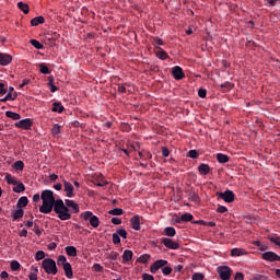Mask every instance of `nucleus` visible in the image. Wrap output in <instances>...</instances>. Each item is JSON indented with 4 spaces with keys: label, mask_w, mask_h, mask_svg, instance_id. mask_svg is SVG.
Segmentation results:
<instances>
[{
    "label": "nucleus",
    "mask_w": 280,
    "mask_h": 280,
    "mask_svg": "<svg viewBox=\"0 0 280 280\" xmlns=\"http://www.w3.org/2000/svg\"><path fill=\"white\" fill-rule=\"evenodd\" d=\"M93 270H94V272H104V267H102V265H100V264H94Z\"/></svg>",
    "instance_id": "603ef678"
},
{
    "label": "nucleus",
    "mask_w": 280,
    "mask_h": 280,
    "mask_svg": "<svg viewBox=\"0 0 280 280\" xmlns=\"http://www.w3.org/2000/svg\"><path fill=\"white\" fill-rule=\"evenodd\" d=\"M15 128H20L21 130H32V126H34V121L32 118H25L14 124Z\"/></svg>",
    "instance_id": "423d86ee"
},
{
    "label": "nucleus",
    "mask_w": 280,
    "mask_h": 280,
    "mask_svg": "<svg viewBox=\"0 0 280 280\" xmlns=\"http://www.w3.org/2000/svg\"><path fill=\"white\" fill-rule=\"evenodd\" d=\"M198 171L203 176H207V174H209V172H211V167L209 166V164L202 163L198 166Z\"/></svg>",
    "instance_id": "f3484780"
},
{
    "label": "nucleus",
    "mask_w": 280,
    "mask_h": 280,
    "mask_svg": "<svg viewBox=\"0 0 280 280\" xmlns=\"http://www.w3.org/2000/svg\"><path fill=\"white\" fill-rule=\"evenodd\" d=\"M34 232L36 235H38V237H40V235H43V231H40V228H38L37 224H35Z\"/></svg>",
    "instance_id": "0e129e2a"
},
{
    "label": "nucleus",
    "mask_w": 280,
    "mask_h": 280,
    "mask_svg": "<svg viewBox=\"0 0 280 280\" xmlns=\"http://www.w3.org/2000/svg\"><path fill=\"white\" fill-rule=\"evenodd\" d=\"M117 257H119V253L112 252L108 254L107 259H109L110 261H117Z\"/></svg>",
    "instance_id": "a18cd8bd"
},
{
    "label": "nucleus",
    "mask_w": 280,
    "mask_h": 280,
    "mask_svg": "<svg viewBox=\"0 0 280 280\" xmlns=\"http://www.w3.org/2000/svg\"><path fill=\"white\" fill-rule=\"evenodd\" d=\"M113 242L114 244H121V238L119 237V234H117V232L113 234Z\"/></svg>",
    "instance_id": "864d4df0"
},
{
    "label": "nucleus",
    "mask_w": 280,
    "mask_h": 280,
    "mask_svg": "<svg viewBox=\"0 0 280 280\" xmlns=\"http://www.w3.org/2000/svg\"><path fill=\"white\" fill-rule=\"evenodd\" d=\"M28 202H30V200L27 199V197H21L18 200L16 207H18V209H23V207H27Z\"/></svg>",
    "instance_id": "5701e85b"
},
{
    "label": "nucleus",
    "mask_w": 280,
    "mask_h": 280,
    "mask_svg": "<svg viewBox=\"0 0 280 280\" xmlns=\"http://www.w3.org/2000/svg\"><path fill=\"white\" fill-rule=\"evenodd\" d=\"M12 62V57L9 54L0 52V65L1 67H8Z\"/></svg>",
    "instance_id": "ddd939ff"
},
{
    "label": "nucleus",
    "mask_w": 280,
    "mask_h": 280,
    "mask_svg": "<svg viewBox=\"0 0 280 280\" xmlns=\"http://www.w3.org/2000/svg\"><path fill=\"white\" fill-rule=\"evenodd\" d=\"M44 257H45V252H43V250H37L36 252V254H35L36 261L43 260Z\"/></svg>",
    "instance_id": "de8ad7c7"
},
{
    "label": "nucleus",
    "mask_w": 280,
    "mask_h": 280,
    "mask_svg": "<svg viewBox=\"0 0 280 280\" xmlns=\"http://www.w3.org/2000/svg\"><path fill=\"white\" fill-rule=\"evenodd\" d=\"M8 93V90L5 89L4 83H0V95H5Z\"/></svg>",
    "instance_id": "052dcab7"
},
{
    "label": "nucleus",
    "mask_w": 280,
    "mask_h": 280,
    "mask_svg": "<svg viewBox=\"0 0 280 280\" xmlns=\"http://www.w3.org/2000/svg\"><path fill=\"white\" fill-rule=\"evenodd\" d=\"M163 266H167V260H156L153 265H151L150 270L152 275H156L160 268H163Z\"/></svg>",
    "instance_id": "9b49d317"
},
{
    "label": "nucleus",
    "mask_w": 280,
    "mask_h": 280,
    "mask_svg": "<svg viewBox=\"0 0 280 280\" xmlns=\"http://www.w3.org/2000/svg\"><path fill=\"white\" fill-rule=\"evenodd\" d=\"M5 116L9 117V119H13L14 121H19V119H21V116L12 110L5 112Z\"/></svg>",
    "instance_id": "393cba45"
},
{
    "label": "nucleus",
    "mask_w": 280,
    "mask_h": 280,
    "mask_svg": "<svg viewBox=\"0 0 280 280\" xmlns=\"http://www.w3.org/2000/svg\"><path fill=\"white\" fill-rule=\"evenodd\" d=\"M131 228L133 231H141V221L139 219V215H135L130 220Z\"/></svg>",
    "instance_id": "4468645a"
},
{
    "label": "nucleus",
    "mask_w": 280,
    "mask_h": 280,
    "mask_svg": "<svg viewBox=\"0 0 280 280\" xmlns=\"http://www.w3.org/2000/svg\"><path fill=\"white\" fill-rule=\"evenodd\" d=\"M61 130H62V127L58 124H55L51 128L52 137H58V135H60Z\"/></svg>",
    "instance_id": "bb28decb"
},
{
    "label": "nucleus",
    "mask_w": 280,
    "mask_h": 280,
    "mask_svg": "<svg viewBox=\"0 0 280 280\" xmlns=\"http://www.w3.org/2000/svg\"><path fill=\"white\" fill-rule=\"evenodd\" d=\"M217 161L219 163H229V155L223 154V153H218L217 154Z\"/></svg>",
    "instance_id": "c85d7f7f"
},
{
    "label": "nucleus",
    "mask_w": 280,
    "mask_h": 280,
    "mask_svg": "<svg viewBox=\"0 0 280 280\" xmlns=\"http://www.w3.org/2000/svg\"><path fill=\"white\" fill-rule=\"evenodd\" d=\"M231 89H233V84L231 82H225L221 84V90L223 92L231 91Z\"/></svg>",
    "instance_id": "37998d69"
},
{
    "label": "nucleus",
    "mask_w": 280,
    "mask_h": 280,
    "mask_svg": "<svg viewBox=\"0 0 280 280\" xmlns=\"http://www.w3.org/2000/svg\"><path fill=\"white\" fill-rule=\"evenodd\" d=\"M189 199L192 200V202H200V197L196 192H190Z\"/></svg>",
    "instance_id": "8fccbe9b"
},
{
    "label": "nucleus",
    "mask_w": 280,
    "mask_h": 280,
    "mask_svg": "<svg viewBox=\"0 0 280 280\" xmlns=\"http://www.w3.org/2000/svg\"><path fill=\"white\" fill-rule=\"evenodd\" d=\"M164 233L167 235V237H174L176 235V229L172 226L165 228Z\"/></svg>",
    "instance_id": "c756f323"
},
{
    "label": "nucleus",
    "mask_w": 280,
    "mask_h": 280,
    "mask_svg": "<svg viewBox=\"0 0 280 280\" xmlns=\"http://www.w3.org/2000/svg\"><path fill=\"white\" fill-rule=\"evenodd\" d=\"M25 211H23V208H19L18 210L13 211L11 213V218H13V220H21V218H23Z\"/></svg>",
    "instance_id": "aec40b11"
},
{
    "label": "nucleus",
    "mask_w": 280,
    "mask_h": 280,
    "mask_svg": "<svg viewBox=\"0 0 280 280\" xmlns=\"http://www.w3.org/2000/svg\"><path fill=\"white\" fill-rule=\"evenodd\" d=\"M11 98H12V92H8L5 97L1 98L0 102H2V103L10 102Z\"/></svg>",
    "instance_id": "bf43d9fd"
},
{
    "label": "nucleus",
    "mask_w": 280,
    "mask_h": 280,
    "mask_svg": "<svg viewBox=\"0 0 280 280\" xmlns=\"http://www.w3.org/2000/svg\"><path fill=\"white\" fill-rule=\"evenodd\" d=\"M217 272L222 280H229L231 279V275H233V270L229 266H219Z\"/></svg>",
    "instance_id": "39448f33"
},
{
    "label": "nucleus",
    "mask_w": 280,
    "mask_h": 280,
    "mask_svg": "<svg viewBox=\"0 0 280 280\" xmlns=\"http://www.w3.org/2000/svg\"><path fill=\"white\" fill-rule=\"evenodd\" d=\"M94 185H96V187H106V185H108V182H106L104 177H101L94 180Z\"/></svg>",
    "instance_id": "2f4dec72"
},
{
    "label": "nucleus",
    "mask_w": 280,
    "mask_h": 280,
    "mask_svg": "<svg viewBox=\"0 0 280 280\" xmlns=\"http://www.w3.org/2000/svg\"><path fill=\"white\" fill-rule=\"evenodd\" d=\"M234 280H244V273L242 272H236Z\"/></svg>",
    "instance_id": "69168bd1"
},
{
    "label": "nucleus",
    "mask_w": 280,
    "mask_h": 280,
    "mask_svg": "<svg viewBox=\"0 0 280 280\" xmlns=\"http://www.w3.org/2000/svg\"><path fill=\"white\" fill-rule=\"evenodd\" d=\"M10 268L13 271L20 270L21 269V262H19L18 260H12L10 264Z\"/></svg>",
    "instance_id": "4c0bfd02"
},
{
    "label": "nucleus",
    "mask_w": 280,
    "mask_h": 280,
    "mask_svg": "<svg viewBox=\"0 0 280 280\" xmlns=\"http://www.w3.org/2000/svg\"><path fill=\"white\" fill-rule=\"evenodd\" d=\"M42 268L45 270L46 275H58V267L56 266V260L51 258H46L42 262Z\"/></svg>",
    "instance_id": "7ed1b4c3"
},
{
    "label": "nucleus",
    "mask_w": 280,
    "mask_h": 280,
    "mask_svg": "<svg viewBox=\"0 0 280 280\" xmlns=\"http://www.w3.org/2000/svg\"><path fill=\"white\" fill-rule=\"evenodd\" d=\"M203 279H205V275L200 272H195L191 277V280H203Z\"/></svg>",
    "instance_id": "3c124183"
},
{
    "label": "nucleus",
    "mask_w": 280,
    "mask_h": 280,
    "mask_svg": "<svg viewBox=\"0 0 280 280\" xmlns=\"http://www.w3.org/2000/svg\"><path fill=\"white\" fill-rule=\"evenodd\" d=\"M162 156H164V159H167V156H170V149H167V147L162 148Z\"/></svg>",
    "instance_id": "4d7b16f0"
},
{
    "label": "nucleus",
    "mask_w": 280,
    "mask_h": 280,
    "mask_svg": "<svg viewBox=\"0 0 280 280\" xmlns=\"http://www.w3.org/2000/svg\"><path fill=\"white\" fill-rule=\"evenodd\" d=\"M268 240L271 244H276V246L280 247V237L277 234L268 235Z\"/></svg>",
    "instance_id": "a878e982"
},
{
    "label": "nucleus",
    "mask_w": 280,
    "mask_h": 280,
    "mask_svg": "<svg viewBox=\"0 0 280 280\" xmlns=\"http://www.w3.org/2000/svg\"><path fill=\"white\" fill-rule=\"evenodd\" d=\"M39 71L40 73H44V75H49V73H51V71L47 66H45V63L39 65Z\"/></svg>",
    "instance_id": "e433bc0d"
},
{
    "label": "nucleus",
    "mask_w": 280,
    "mask_h": 280,
    "mask_svg": "<svg viewBox=\"0 0 280 280\" xmlns=\"http://www.w3.org/2000/svg\"><path fill=\"white\" fill-rule=\"evenodd\" d=\"M249 280H268V277H266L264 275H256V276L252 277Z\"/></svg>",
    "instance_id": "5fc2aeb1"
},
{
    "label": "nucleus",
    "mask_w": 280,
    "mask_h": 280,
    "mask_svg": "<svg viewBox=\"0 0 280 280\" xmlns=\"http://www.w3.org/2000/svg\"><path fill=\"white\" fill-rule=\"evenodd\" d=\"M31 45H33V47H35V49H43V44H40V42L36 40V39H31L30 40Z\"/></svg>",
    "instance_id": "c03bdc74"
},
{
    "label": "nucleus",
    "mask_w": 280,
    "mask_h": 280,
    "mask_svg": "<svg viewBox=\"0 0 280 280\" xmlns=\"http://www.w3.org/2000/svg\"><path fill=\"white\" fill-rule=\"evenodd\" d=\"M172 75L174 80H183L185 78V72L183 71V68H180V66H175L172 69Z\"/></svg>",
    "instance_id": "9d476101"
},
{
    "label": "nucleus",
    "mask_w": 280,
    "mask_h": 280,
    "mask_svg": "<svg viewBox=\"0 0 280 280\" xmlns=\"http://www.w3.org/2000/svg\"><path fill=\"white\" fill-rule=\"evenodd\" d=\"M217 211H218V213H226V211H229V209L224 206H219Z\"/></svg>",
    "instance_id": "680f3d73"
},
{
    "label": "nucleus",
    "mask_w": 280,
    "mask_h": 280,
    "mask_svg": "<svg viewBox=\"0 0 280 280\" xmlns=\"http://www.w3.org/2000/svg\"><path fill=\"white\" fill-rule=\"evenodd\" d=\"M261 257L265 261H280V256L275 252H265Z\"/></svg>",
    "instance_id": "1a4fd4ad"
},
{
    "label": "nucleus",
    "mask_w": 280,
    "mask_h": 280,
    "mask_svg": "<svg viewBox=\"0 0 280 280\" xmlns=\"http://www.w3.org/2000/svg\"><path fill=\"white\" fill-rule=\"evenodd\" d=\"M65 250L69 257H78V249L75 246H67Z\"/></svg>",
    "instance_id": "6ab92c4d"
},
{
    "label": "nucleus",
    "mask_w": 280,
    "mask_h": 280,
    "mask_svg": "<svg viewBox=\"0 0 280 280\" xmlns=\"http://www.w3.org/2000/svg\"><path fill=\"white\" fill-rule=\"evenodd\" d=\"M109 215H124V209L121 208H114L108 211Z\"/></svg>",
    "instance_id": "473e14b6"
},
{
    "label": "nucleus",
    "mask_w": 280,
    "mask_h": 280,
    "mask_svg": "<svg viewBox=\"0 0 280 280\" xmlns=\"http://www.w3.org/2000/svg\"><path fill=\"white\" fill-rule=\"evenodd\" d=\"M63 189L66 191L67 198H73L75 194L73 192V184L67 180H63Z\"/></svg>",
    "instance_id": "f8f14e48"
},
{
    "label": "nucleus",
    "mask_w": 280,
    "mask_h": 280,
    "mask_svg": "<svg viewBox=\"0 0 280 280\" xmlns=\"http://www.w3.org/2000/svg\"><path fill=\"white\" fill-rule=\"evenodd\" d=\"M14 170H18L20 172H23L24 167H25V163H23V161H16L13 164Z\"/></svg>",
    "instance_id": "c9c22d12"
},
{
    "label": "nucleus",
    "mask_w": 280,
    "mask_h": 280,
    "mask_svg": "<svg viewBox=\"0 0 280 280\" xmlns=\"http://www.w3.org/2000/svg\"><path fill=\"white\" fill-rule=\"evenodd\" d=\"M81 219L85 222L90 221V224L93 226V229H97V226H100V218H97V215L93 214L91 211L82 212Z\"/></svg>",
    "instance_id": "20e7f679"
},
{
    "label": "nucleus",
    "mask_w": 280,
    "mask_h": 280,
    "mask_svg": "<svg viewBox=\"0 0 280 280\" xmlns=\"http://www.w3.org/2000/svg\"><path fill=\"white\" fill-rule=\"evenodd\" d=\"M5 180L8 185H19V180H16V178L12 177L10 174L5 175Z\"/></svg>",
    "instance_id": "72a5a7b5"
},
{
    "label": "nucleus",
    "mask_w": 280,
    "mask_h": 280,
    "mask_svg": "<svg viewBox=\"0 0 280 280\" xmlns=\"http://www.w3.org/2000/svg\"><path fill=\"white\" fill-rule=\"evenodd\" d=\"M187 156H188L189 159H198L199 153H198L197 150H190V151L187 153Z\"/></svg>",
    "instance_id": "09e8293b"
},
{
    "label": "nucleus",
    "mask_w": 280,
    "mask_h": 280,
    "mask_svg": "<svg viewBox=\"0 0 280 280\" xmlns=\"http://www.w3.org/2000/svg\"><path fill=\"white\" fill-rule=\"evenodd\" d=\"M40 199L43 200L42 206L39 207L40 213H51L56 212L57 215H60L62 211H66L65 201L62 199H56L54 192L49 189H46L42 192Z\"/></svg>",
    "instance_id": "f257e3e1"
},
{
    "label": "nucleus",
    "mask_w": 280,
    "mask_h": 280,
    "mask_svg": "<svg viewBox=\"0 0 280 280\" xmlns=\"http://www.w3.org/2000/svg\"><path fill=\"white\" fill-rule=\"evenodd\" d=\"M112 224H116V225L121 224V219H119V218H112Z\"/></svg>",
    "instance_id": "338daca9"
},
{
    "label": "nucleus",
    "mask_w": 280,
    "mask_h": 280,
    "mask_svg": "<svg viewBox=\"0 0 280 280\" xmlns=\"http://www.w3.org/2000/svg\"><path fill=\"white\" fill-rule=\"evenodd\" d=\"M30 280H38V276L36 275V272H31L28 276Z\"/></svg>",
    "instance_id": "774afa93"
},
{
    "label": "nucleus",
    "mask_w": 280,
    "mask_h": 280,
    "mask_svg": "<svg viewBox=\"0 0 280 280\" xmlns=\"http://www.w3.org/2000/svg\"><path fill=\"white\" fill-rule=\"evenodd\" d=\"M162 272L165 277H167L168 275H172V267H164L162 269Z\"/></svg>",
    "instance_id": "6e6d98bb"
},
{
    "label": "nucleus",
    "mask_w": 280,
    "mask_h": 280,
    "mask_svg": "<svg viewBox=\"0 0 280 280\" xmlns=\"http://www.w3.org/2000/svg\"><path fill=\"white\" fill-rule=\"evenodd\" d=\"M182 220L184 222H191V220H194V214L186 212V213L182 214Z\"/></svg>",
    "instance_id": "ea45409f"
},
{
    "label": "nucleus",
    "mask_w": 280,
    "mask_h": 280,
    "mask_svg": "<svg viewBox=\"0 0 280 280\" xmlns=\"http://www.w3.org/2000/svg\"><path fill=\"white\" fill-rule=\"evenodd\" d=\"M132 250L130 249H126L122 254V261L124 264H128V261H130V259H132Z\"/></svg>",
    "instance_id": "4be33fe9"
},
{
    "label": "nucleus",
    "mask_w": 280,
    "mask_h": 280,
    "mask_svg": "<svg viewBox=\"0 0 280 280\" xmlns=\"http://www.w3.org/2000/svg\"><path fill=\"white\" fill-rule=\"evenodd\" d=\"M142 280H154V276L149 275V273H143L142 275Z\"/></svg>",
    "instance_id": "e2e57ef3"
},
{
    "label": "nucleus",
    "mask_w": 280,
    "mask_h": 280,
    "mask_svg": "<svg viewBox=\"0 0 280 280\" xmlns=\"http://www.w3.org/2000/svg\"><path fill=\"white\" fill-rule=\"evenodd\" d=\"M139 264H148L150 261V255L144 254L138 258Z\"/></svg>",
    "instance_id": "a19ab883"
},
{
    "label": "nucleus",
    "mask_w": 280,
    "mask_h": 280,
    "mask_svg": "<svg viewBox=\"0 0 280 280\" xmlns=\"http://www.w3.org/2000/svg\"><path fill=\"white\" fill-rule=\"evenodd\" d=\"M231 255H232V257H242V256L246 255V250L242 249V248H233L231 250Z\"/></svg>",
    "instance_id": "412c9836"
},
{
    "label": "nucleus",
    "mask_w": 280,
    "mask_h": 280,
    "mask_svg": "<svg viewBox=\"0 0 280 280\" xmlns=\"http://www.w3.org/2000/svg\"><path fill=\"white\" fill-rule=\"evenodd\" d=\"M24 190H25V185L23 183L18 182L16 186L13 187V191L15 194H22V191H24Z\"/></svg>",
    "instance_id": "7c9ffc66"
},
{
    "label": "nucleus",
    "mask_w": 280,
    "mask_h": 280,
    "mask_svg": "<svg viewBox=\"0 0 280 280\" xmlns=\"http://www.w3.org/2000/svg\"><path fill=\"white\" fill-rule=\"evenodd\" d=\"M217 196L224 200V202H233L235 200V194L232 190H225L224 192H218Z\"/></svg>",
    "instance_id": "6e6552de"
},
{
    "label": "nucleus",
    "mask_w": 280,
    "mask_h": 280,
    "mask_svg": "<svg viewBox=\"0 0 280 280\" xmlns=\"http://www.w3.org/2000/svg\"><path fill=\"white\" fill-rule=\"evenodd\" d=\"M162 244L166 248H170L171 250H178L180 248V245L176 243V241H173L172 238L164 237L162 238Z\"/></svg>",
    "instance_id": "0eeeda50"
},
{
    "label": "nucleus",
    "mask_w": 280,
    "mask_h": 280,
    "mask_svg": "<svg viewBox=\"0 0 280 280\" xmlns=\"http://www.w3.org/2000/svg\"><path fill=\"white\" fill-rule=\"evenodd\" d=\"M63 205L66 210H61V214H57L59 220H71V213H80V206L75 201L66 199Z\"/></svg>",
    "instance_id": "f03ea898"
},
{
    "label": "nucleus",
    "mask_w": 280,
    "mask_h": 280,
    "mask_svg": "<svg viewBox=\"0 0 280 280\" xmlns=\"http://www.w3.org/2000/svg\"><path fill=\"white\" fill-rule=\"evenodd\" d=\"M158 58H160V60H167V58H170V56L167 55V51L161 49L156 52Z\"/></svg>",
    "instance_id": "f704fd0d"
},
{
    "label": "nucleus",
    "mask_w": 280,
    "mask_h": 280,
    "mask_svg": "<svg viewBox=\"0 0 280 280\" xmlns=\"http://www.w3.org/2000/svg\"><path fill=\"white\" fill-rule=\"evenodd\" d=\"M65 110V106H62L61 102H55L52 103V113H62Z\"/></svg>",
    "instance_id": "a211bd4d"
},
{
    "label": "nucleus",
    "mask_w": 280,
    "mask_h": 280,
    "mask_svg": "<svg viewBox=\"0 0 280 280\" xmlns=\"http://www.w3.org/2000/svg\"><path fill=\"white\" fill-rule=\"evenodd\" d=\"M62 269L65 271V275H66L67 279H73V268H71V264L70 262L65 264L62 266Z\"/></svg>",
    "instance_id": "2eb2a0df"
},
{
    "label": "nucleus",
    "mask_w": 280,
    "mask_h": 280,
    "mask_svg": "<svg viewBox=\"0 0 280 280\" xmlns=\"http://www.w3.org/2000/svg\"><path fill=\"white\" fill-rule=\"evenodd\" d=\"M65 264H69V262H67V256H65V255L58 256L57 265L58 266H65Z\"/></svg>",
    "instance_id": "58836bf2"
},
{
    "label": "nucleus",
    "mask_w": 280,
    "mask_h": 280,
    "mask_svg": "<svg viewBox=\"0 0 280 280\" xmlns=\"http://www.w3.org/2000/svg\"><path fill=\"white\" fill-rule=\"evenodd\" d=\"M45 23V18L43 15L36 16L31 20L32 27H38V25H43Z\"/></svg>",
    "instance_id": "dca6fc26"
},
{
    "label": "nucleus",
    "mask_w": 280,
    "mask_h": 280,
    "mask_svg": "<svg viewBox=\"0 0 280 280\" xmlns=\"http://www.w3.org/2000/svg\"><path fill=\"white\" fill-rule=\"evenodd\" d=\"M254 246H257L258 249H260L261 252L268 250V245L261 243L260 241H254L253 242Z\"/></svg>",
    "instance_id": "cd10ccee"
},
{
    "label": "nucleus",
    "mask_w": 280,
    "mask_h": 280,
    "mask_svg": "<svg viewBox=\"0 0 280 280\" xmlns=\"http://www.w3.org/2000/svg\"><path fill=\"white\" fill-rule=\"evenodd\" d=\"M152 45H154V47H161V45H163V39H161L159 37H153Z\"/></svg>",
    "instance_id": "49530a36"
},
{
    "label": "nucleus",
    "mask_w": 280,
    "mask_h": 280,
    "mask_svg": "<svg viewBox=\"0 0 280 280\" xmlns=\"http://www.w3.org/2000/svg\"><path fill=\"white\" fill-rule=\"evenodd\" d=\"M116 234L119 236V237H122V240H127L128 237V232H126L125 229H119L116 231Z\"/></svg>",
    "instance_id": "79ce46f5"
},
{
    "label": "nucleus",
    "mask_w": 280,
    "mask_h": 280,
    "mask_svg": "<svg viewBox=\"0 0 280 280\" xmlns=\"http://www.w3.org/2000/svg\"><path fill=\"white\" fill-rule=\"evenodd\" d=\"M18 8L23 12L24 14H30V5L27 3L18 2Z\"/></svg>",
    "instance_id": "b1692460"
},
{
    "label": "nucleus",
    "mask_w": 280,
    "mask_h": 280,
    "mask_svg": "<svg viewBox=\"0 0 280 280\" xmlns=\"http://www.w3.org/2000/svg\"><path fill=\"white\" fill-rule=\"evenodd\" d=\"M198 95H199L202 100H205V97H207V90H205V89H199Z\"/></svg>",
    "instance_id": "13d9d810"
}]
</instances>
